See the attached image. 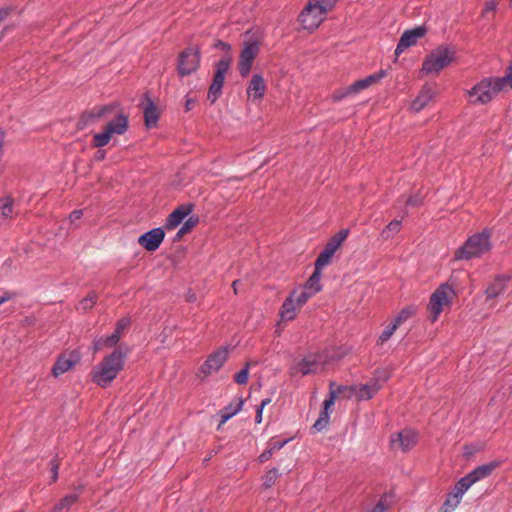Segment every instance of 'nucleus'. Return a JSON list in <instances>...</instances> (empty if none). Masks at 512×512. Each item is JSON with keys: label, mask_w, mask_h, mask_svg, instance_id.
Segmentation results:
<instances>
[{"label": "nucleus", "mask_w": 512, "mask_h": 512, "mask_svg": "<svg viewBox=\"0 0 512 512\" xmlns=\"http://www.w3.org/2000/svg\"><path fill=\"white\" fill-rule=\"evenodd\" d=\"M126 354L114 350L105 356L90 372L91 381L102 388H107L116 379L125 365Z\"/></svg>", "instance_id": "f257e3e1"}, {"label": "nucleus", "mask_w": 512, "mask_h": 512, "mask_svg": "<svg viewBox=\"0 0 512 512\" xmlns=\"http://www.w3.org/2000/svg\"><path fill=\"white\" fill-rule=\"evenodd\" d=\"M492 248L491 232L487 229L471 235L454 254L456 260H470L488 253Z\"/></svg>", "instance_id": "f03ea898"}, {"label": "nucleus", "mask_w": 512, "mask_h": 512, "mask_svg": "<svg viewBox=\"0 0 512 512\" xmlns=\"http://www.w3.org/2000/svg\"><path fill=\"white\" fill-rule=\"evenodd\" d=\"M497 81L498 77H489L481 80L473 86L467 92L469 103L478 105L490 102L501 90H503L502 85Z\"/></svg>", "instance_id": "7ed1b4c3"}, {"label": "nucleus", "mask_w": 512, "mask_h": 512, "mask_svg": "<svg viewBox=\"0 0 512 512\" xmlns=\"http://www.w3.org/2000/svg\"><path fill=\"white\" fill-rule=\"evenodd\" d=\"M455 53L448 46H439L431 51L423 61L422 71L426 74H439L454 60Z\"/></svg>", "instance_id": "20e7f679"}, {"label": "nucleus", "mask_w": 512, "mask_h": 512, "mask_svg": "<svg viewBox=\"0 0 512 512\" xmlns=\"http://www.w3.org/2000/svg\"><path fill=\"white\" fill-rule=\"evenodd\" d=\"M128 127V116L124 113H118L113 120L105 125L102 132L96 133L93 136V147L101 148L106 146L114 134L123 135L128 130Z\"/></svg>", "instance_id": "39448f33"}, {"label": "nucleus", "mask_w": 512, "mask_h": 512, "mask_svg": "<svg viewBox=\"0 0 512 512\" xmlns=\"http://www.w3.org/2000/svg\"><path fill=\"white\" fill-rule=\"evenodd\" d=\"M456 292L452 286L447 283L440 285L431 295L428 309L431 312L432 322L436 321L445 307L450 306Z\"/></svg>", "instance_id": "423d86ee"}, {"label": "nucleus", "mask_w": 512, "mask_h": 512, "mask_svg": "<svg viewBox=\"0 0 512 512\" xmlns=\"http://www.w3.org/2000/svg\"><path fill=\"white\" fill-rule=\"evenodd\" d=\"M201 49L198 45H189L178 56L177 72L181 77L194 73L200 64Z\"/></svg>", "instance_id": "0eeeda50"}, {"label": "nucleus", "mask_w": 512, "mask_h": 512, "mask_svg": "<svg viewBox=\"0 0 512 512\" xmlns=\"http://www.w3.org/2000/svg\"><path fill=\"white\" fill-rule=\"evenodd\" d=\"M327 363V357L323 353H312L308 354L301 360H299L292 368L291 375L296 376L301 374L302 376L319 373L324 370Z\"/></svg>", "instance_id": "6e6552de"}, {"label": "nucleus", "mask_w": 512, "mask_h": 512, "mask_svg": "<svg viewBox=\"0 0 512 512\" xmlns=\"http://www.w3.org/2000/svg\"><path fill=\"white\" fill-rule=\"evenodd\" d=\"M327 18V14L308 0L298 16L301 27L308 32H314Z\"/></svg>", "instance_id": "1a4fd4ad"}, {"label": "nucleus", "mask_w": 512, "mask_h": 512, "mask_svg": "<svg viewBox=\"0 0 512 512\" xmlns=\"http://www.w3.org/2000/svg\"><path fill=\"white\" fill-rule=\"evenodd\" d=\"M348 234L349 231L347 229H342L329 239L324 249L321 251L315 261V266L317 269H323L331 262L333 255L346 240Z\"/></svg>", "instance_id": "9d476101"}, {"label": "nucleus", "mask_w": 512, "mask_h": 512, "mask_svg": "<svg viewBox=\"0 0 512 512\" xmlns=\"http://www.w3.org/2000/svg\"><path fill=\"white\" fill-rule=\"evenodd\" d=\"M231 57H222L215 66V74L208 91V99L214 103L221 95L225 75L230 67Z\"/></svg>", "instance_id": "9b49d317"}, {"label": "nucleus", "mask_w": 512, "mask_h": 512, "mask_svg": "<svg viewBox=\"0 0 512 512\" xmlns=\"http://www.w3.org/2000/svg\"><path fill=\"white\" fill-rule=\"evenodd\" d=\"M259 51L260 47L257 41H247L244 43L238 62V70L242 77H247L249 75Z\"/></svg>", "instance_id": "f8f14e48"}, {"label": "nucleus", "mask_w": 512, "mask_h": 512, "mask_svg": "<svg viewBox=\"0 0 512 512\" xmlns=\"http://www.w3.org/2000/svg\"><path fill=\"white\" fill-rule=\"evenodd\" d=\"M418 434L410 429H405L391 435L390 445L392 449H400L403 452L411 450L417 443Z\"/></svg>", "instance_id": "ddd939ff"}, {"label": "nucleus", "mask_w": 512, "mask_h": 512, "mask_svg": "<svg viewBox=\"0 0 512 512\" xmlns=\"http://www.w3.org/2000/svg\"><path fill=\"white\" fill-rule=\"evenodd\" d=\"M117 108L114 103L102 106H95L89 111H85L81 114L79 124L85 127L91 123H95L102 118H105L108 114H112Z\"/></svg>", "instance_id": "4468645a"}, {"label": "nucleus", "mask_w": 512, "mask_h": 512, "mask_svg": "<svg viewBox=\"0 0 512 512\" xmlns=\"http://www.w3.org/2000/svg\"><path fill=\"white\" fill-rule=\"evenodd\" d=\"M427 29L424 26H418L410 30H406L400 37L395 55H401L405 49L415 45L419 39L425 36Z\"/></svg>", "instance_id": "2eb2a0df"}, {"label": "nucleus", "mask_w": 512, "mask_h": 512, "mask_svg": "<svg viewBox=\"0 0 512 512\" xmlns=\"http://www.w3.org/2000/svg\"><path fill=\"white\" fill-rule=\"evenodd\" d=\"M165 237V232L162 228H154L144 234H142L138 243L145 248L147 251H156L161 243L163 242Z\"/></svg>", "instance_id": "dca6fc26"}, {"label": "nucleus", "mask_w": 512, "mask_h": 512, "mask_svg": "<svg viewBox=\"0 0 512 512\" xmlns=\"http://www.w3.org/2000/svg\"><path fill=\"white\" fill-rule=\"evenodd\" d=\"M228 352L226 349H219L208 356L202 364L200 371L205 376L217 372L227 360Z\"/></svg>", "instance_id": "f3484780"}, {"label": "nucleus", "mask_w": 512, "mask_h": 512, "mask_svg": "<svg viewBox=\"0 0 512 512\" xmlns=\"http://www.w3.org/2000/svg\"><path fill=\"white\" fill-rule=\"evenodd\" d=\"M335 385L334 382H331L329 397L323 403V409L321 410L318 419L315 421L313 428L316 431H321L325 429L329 423V409L334 405L336 400V392L332 390V386Z\"/></svg>", "instance_id": "a211bd4d"}, {"label": "nucleus", "mask_w": 512, "mask_h": 512, "mask_svg": "<svg viewBox=\"0 0 512 512\" xmlns=\"http://www.w3.org/2000/svg\"><path fill=\"white\" fill-rule=\"evenodd\" d=\"M80 360V356L76 352H71L68 356L62 355L58 357L57 361L52 367V374L58 377L70 369H72Z\"/></svg>", "instance_id": "6ab92c4d"}, {"label": "nucleus", "mask_w": 512, "mask_h": 512, "mask_svg": "<svg viewBox=\"0 0 512 512\" xmlns=\"http://www.w3.org/2000/svg\"><path fill=\"white\" fill-rule=\"evenodd\" d=\"M510 281V277L507 275H497L488 285L485 290L487 300L494 299L502 295Z\"/></svg>", "instance_id": "aec40b11"}, {"label": "nucleus", "mask_w": 512, "mask_h": 512, "mask_svg": "<svg viewBox=\"0 0 512 512\" xmlns=\"http://www.w3.org/2000/svg\"><path fill=\"white\" fill-rule=\"evenodd\" d=\"M381 386L377 381H373L363 385H352L350 388L351 393L357 397L358 400H369L371 399L379 390Z\"/></svg>", "instance_id": "412c9836"}, {"label": "nucleus", "mask_w": 512, "mask_h": 512, "mask_svg": "<svg viewBox=\"0 0 512 512\" xmlns=\"http://www.w3.org/2000/svg\"><path fill=\"white\" fill-rule=\"evenodd\" d=\"M193 206L191 204L181 205L176 208L168 217L165 223V228L167 230L175 229L181 222L184 220L186 216H188L192 211Z\"/></svg>", "instance_id": "4be33fe9"}, {"label": "nucleus", "mask_w": 512, "mask_h": 512, "mask_svg": "<svg viewBox=\"0 0 512 512\" xmlns=\"http://www.w3.org/2000/svg\"><path fill=\"white\" fill-rule=\"evenodd\" d=\"M266 92V85L260 74H254L247 87V95L253 100H261Z\"/></svg>", "instance_id": "5701e85b"}, {"label": "nucleus", "mask_w": 512, "mask_h": 512, "mask_svg": "<svg viewBox=\"0 0 512 512\" xmlns=\"http://www.w3.org/2000/svg\"><path fill=\"white\" fill-rule=\"evenodd\" d=\"M434 98V91L433 89L428 86L424 85L421 90L419 91V94L417 97L412 101L411 103V110L413 112H419L422 109H424L430 101Z\"/></svg>", "instance_id": "b1692460"}, {"label": "nucleus", "mask_w": 512, "mask_h": 512, "mask_svg": "<svg viewBox=\"0 0 512 512\" xmlns=\"http://www.w3.org/2000/svg\"><path fill=\"white\" fill-rule=\"evenodd\" d=\"M498 466L499 463L496 461L480 465L469 472L467 477L470 478L472 484H475L476 482L489 477Z\"/></svg>", "instance_id": "393cba45"}, {"label": "nucleus", "mask_w": 512, "mask_h": 512, "mask_svg": "<svg viewBox=\"0 0 512 512\" xmlns=\"http://www.w3.org/2000/svg\"><path fill=\"white\" fill-rule=\"evenodd\" d=\"M14 216V200L10 196L0 198V225L8 223Z\"/></svg>", "instance_id": "a878e982"}, {"label": "nucleus", "mask_w": 512, "mask_h": 512, "mask_svg": "<svg viewBox=\"0 0 512 512\" xmlns=\"http://www.w3.org/2000/svg\"><path fill=\"white\" fill-rule=\"evenodd\" d=\"M301 307H298L296 302L294 301L293 296L289 294V296L283 302L280 308V315L283 320L291 321L295 319L297 315V310Z\"/></svg>", "instance_id": "bb28decb"}, {"label": "nucleus", "mask_w": 512, "mask_h": 512, "mask_svg": "<svg viewBox=\"0 0 512 512\" xmlns=\"http://www.w3.org/2000/svg\"><path fill=\"white\" fill-rule=\"evenodd\" d=\"M384 75L385 73L381 71L378 74L369 75L364 79L357 80L349 86V91H352L354 94H356L379 81L384 77Z\"/></svg>", "instance_id": "cd10ccee"}, {"label": "nucleus", "mask_w": 512, "mask_h": 512, "mask_svg": "<svg viewBox=\"0 0 512 512\" xmlns=\"http://www.w3.org/2000/svg\"><path fill=\"white\" fill-rule=\"evenodd\" d=\"M120 339V336L114 333H112L110 336L96 338L93 340V351L98 352L105 347H114L117 345Z\"/></svg>", "instance_id": "c85d7f7f"}, {"label": "nucleus", "mask_w": 512, "mask_h": 512, "mask_svg": "<svg viewBox=\"0 0 512 512\" xmlns=\"http://www.w3.org/2000/svg\"><path fill=\"white\" fill-rule=\"evenodd\" d=\"M321 270L322 269H317V267L315 266L313 274L309 277V279L303 286L304 289L310 291L313 295L317 294L322 290V286L320 284V280L322 277Z\"/></svg>", "instance_id": "c756f323"}, {"label": "nucleus", "mask_w": 512, "mask_h": 512, "mask_svg": "<svg viewBox=\"0 0 512 512\" xmlns=\"http://www.w3.org/2000/svg\"><path fill=\"white\" fill-rule=\"evenodd\" d=\"M244 404V400L242 398H238L236 403H230L224 409L220 411L221 416V424L227 422L231 417L241 411L242 406Z\"/></svg>", "instance_id": "7c9ffc66"}, {"label": "nucleus", "mask_w": 512, "mask_h": 512, "mask_svg": "<svg viewBox=\"0 0 512 512\" xmlns=\"http://www.w3.org/2000/svg\"><path fill=\"white\" fill-rule=\"evenodd\" d=\"M79 498L78 494H69L64 496L52 509L51 512H64L68 511L77 501Z\"/></svg>", "instance_id": "2f4dec72"}, {"label": "nucleus", "mask_w": 512, "mask_h": 512, "mask_svg": "<svg viewBox=\"0 0 512 512\" xmlns=\"http://www.w3.org/2000/svg\"><path fill=\"white\" fill-rule=\"evenodd\" d=\"M144 118L145 124L148 128L156 126L159 118V112L152 101H149L148 105L144 109Z\"/></svg>", "instance_id": "473e14b6"}, {"label": "nucleus", "mask_w": 512, "mask_h": 512, "mask_svg": "<svg viewBox=\"0 0 512 512\" xmlns=\"http://www.w3.org/2000/svg\"><path fill=\"white\" fill-rule=\"evenodd\" d=\"M98 300V295L95 291H91L88 295L83 298L77 305L76 309L83 313L92 309V307L96 304Z\"/></svg>", "instance_id": "72a5a7b5"}, {"label": "nucleus", "mask_w": 512, "mask_h": 512, "mask_svg": "<svg viewBox=\"0 0 512 512\" xmlns=\"http://www.w3.org/2000/svg\"><path fill=\"white\" fill-rule=\"evenodd\" d=\"M290 295L293 296L294 301L298 307L305 305L307 301L314 296L310 291L304 289L303 287L299 290H293Z\"/></svg>", "instance_id": "f704fd0d"}, {"label": "nucleus", "mask_w": 512, "mask_h": 512, "mask_svg": "<svg viewBox=\"0 0 512 512\" xmlns=\"http://www.w3.org/2000/svg\"><path fill=\"white\" fill-rule=\"evenodd\" d=\"M401 220H393L391 221L381 232V237L385 240L393 237L395 234L399 233L401 230Z\"/></svg>", "instance_id": "c9c22d12"}, {"label": "nucleus", "mask_w": 512, "mask_h": 512, "mask_svg": "<svg viewBox=\"0 0 512 512\" xmlns=\"http://www.w3.org/2000/svg\"><path fill=\"white\" fill-rule=\"evenodd\" d=\"M416 312V307L407 306L403 308L398 315L394 318L393 322L399 327L403 322L408 320Z\"/></svg>", "instance_id": "e433bc0d"}, {"label": "nucleus", "mask_w": 512, "mask_h": 512, "mask_svg": "<svg viewBox=\"0 0 512 512\" xmlns=\"http://www.w3.org/2000/svg\"><path fill=\"white\" fill-rule=\"evenodd\" d=\"M398 326L392 321L385 329L382 331L381 335L377 340L378 345H383L386 341H388L394 332L397 330Z\"/></svg>", "instance_id": "4c0bfd02"}, {"label": "nucleus", "mask_w": 512, "mask_h": 512, "mask_svg": "<svg viewBox=\"0 0 512 512\" xmlns=\"http://www.w3.org/2000/svg\"><path fill=\"white\" fill-rule=\"evenodd\" d=\"M460 501V499L449 493L441 508L442 512H452L460 504Z\"/></svg>", "instance_id": "58836bf2"}, {"label": "nucleus", "mask_w": 512, "mask_h": 512, "mask_svg": "<svg viewBox=\"0 0 512 512\" xmlns=\"http://www.w3.org/2000/svg\"><path fill=\"white\" fill-rule=\"evenodd\" d=\"M313 2L318 8H321L323 12L327 15L331 12L338 0H310Z\"/></svg>", "instance_id": "ea45409f"}, {"label": "nucleus", "mask_w": 512, "mask_h": 512, "mask_svg": "<svg viewBox=\"0 0 512 512\" xmlns=\"http://www.w3.org/2000/svg\"><path fill=\"white\" fill-rule=\"evenodd\" d=\"M278 476L279 473L276 468L267 471L263 477V486L266 488L272 487L275 484Z\"/></svg>", "instance_id": "a19ab883"}, {"label": "nucleus", "mask_w": 512, "mask_h": 512, "mask_svg": "<svg viewBox=\"0 0 512 512\" xmlns=\"http://www.w3.org/2000/svg\"><path fill=\"white\" fill-rule=\"evenodd\" d=\"M250 363H246L243 369H241L234 376V381L239 385H244L248 381Z\"/></svg>", "instance_id": "79ce46f5"}, {"label": "nucleus", "mask_w": 512, "mask_h": 512, "mask_svg": "<svg viewBox=\"0 0 512 512\" xmlns=\"http://www.w3.org/2000/svg\"><path fill=\"white\" fill-rule=\"evenodd\" d=\"M198 223V218L197 217H190L187 221H185V223L182 225V227L179 229L178 233H177V237L180 238L182 237L184 234L188 233L191 231V229L193 227L196 226V224Z\"/></svg>", "instance_id": "37998d69"}, {"label": "nucleus", "mask_w": 512, "mask_h": 512, "mask_svg": "<svg viewBox=\"0 0 512 512\" xmlns=\"http://www.w3.org/2000/svg\"><path fill=\"white\" fill-rule=\"evenodd\" d=\"M500 0H486L481 16L487 17L490 13H494L497 9Z\"/></svg>", "instance_id": "c03bdc74"}, {"label": "nucleus", "mask_w": 512, "mask_h": 512, "mask_svg": "<svg viewBox=\"0 0 512 512\" xmlns=\"http://www.w3.org/2000/svg\"><path fill=\"white\" fill-rule=\"evenodd\" d=\"M503 89L507 86H510L512 88V64L507 68L505 76L498 77V81Z\"/></svg>", "instance_id": "a18cd8bd"}, {"label": "nucleus", "mask_w": 512, "mask_h": 512, "mask_svg": "<svg viewBox=\"0 0 512 512\" xmlns=\"http://www.w3.org/2000/svg\"><path fill=\"white\" fill-rule=\"evenodd\" d=\"M130 325V320L128 318H122L116 323V327L114 330V334L122 337L123 331Z\"/></svg>", "instance_id": "49530a36"}, {"label": "nucleus", "mask_w": 512, "mask_h": 512, "mask_svg": "<svg viewBox=\"0 0 512 512\" xmlns=\"http://www.w3.org/2000/svg\"><path fill=\"white\" fill-rule=\"evenodd\" d=\"M473 484L470 481V478L465 475L460 480L457 481L455 486L460 490L461 492H466Z\"/></svg>", "instance_id": "de8ad7c7"}, {"label": "nucleus", "mask_w": 512, "mask_h": 512, "mask_svg": "<svg viewBox=\"0 0 512 512\" xmlns=\"http://www.w3.org/2000/svg\"><path fill=\"white\" fill-rule=\"evenodd\" d=\"M50 465H51V482H56L58 480V475H59V461L58 459L55 457L53 458L51 461H50Z\"/></svg>", "instance_id": "09e8293b"}, {"label": "nucleus", "mask_w": 512, "mask_h": 512, "mask_svg": "<svg viewBox=\"0 0 512 512\" xmlns=\"http://www.w3.org/2000/svg\"><path fill=\"white\" fill-rule=\"evenodd\" d=\"M351 94H354V92L352 91H349V86L347 88H344V89H341V90H337L335 91L333 94H332V99L334 101H340L342 100L343 98L351 95Z\"/></svg>", "instance_id": "8fccbe9b"}, {"label": "nucleus", "mask_w": 512, "mask_h": 512, "mask_svg": "<svg viewBox=\"0 0 512 512\" xmlns=\"http://www.w3.org/2000/svg\"><path fill=\"white\" fill-rule=\"evenodd\" d=\"M350 388H352V386H338L337 389H334V385L332 386V390L336 392V397L339 394H343L346 392H349L348 397H350L351 395H353V393H351Z\"/></svg>", "instance_id": "3c124183"}, {"label": "nucleus", "mask_w": 512, "mask_h": 512, "mask_svg": "<svg viewBox=\"0 0 512 512\" xmlns=\"http://www.w3.org/2000/svg\"><path fill=\"white\" fill-rule=\"evenodd\" d=\"M273 455V451L268 448L267 450H265L263 453H261L258 457V460L260 463H264L266 461H268L271 456Z\"/></svg>", "instance_id": "603ef678"}, {"label": "nucleus", "mask_w": 512, "mask_h": 512, "mask_svg": "<svg viewBox=\"0 0 512 512\" xmlns=\"http://www.w3.org/2000/svg\"><path fill=\"white\" fill-rule=\"evenodd\" d=\"M83 216V211L82 210H74L70 213L69 215V220L71 223H74L78 220H80Z\"/></svg>", "instance_id": "864d4df0"}, {"label": "nucleus", "mask_w": 512, "mask_h": 512, "mask_svg": "<svg viewBox=\"0 0 512 512\" xmlns=\"http://www.w3.org/2000/svg\"><path fill=\"white\" fill-rule=\"evenodd\" d=\"M286 443H287V440L271 441L269 443V448L274 452V451L280 450Z\"/></svg>", "instance_id": "5fc2aeb1"}, {"label": "nucleus", "mask_w": 512, "mask_h": 512, "mask_svg": "<svg viewBox=\"0 0 512 512\" xmlns=\"http://www.w3.org/2000/svg\"><path fill=\"white\" fill-rule=\"evenodd\" d=\"M421 203H422L421 198L413 197V196L409 197L406 201V204L410 205V206H419Z\"/></svg>", "instance_id": "6e6d98bb"}, {"label": "nucleus", "mask_w": 512, "mask_h": 512, "mask_svg": "<svg viewBox=\"0 0 512 512\" xmlns=\"http://www.w3.org/2000/svg\"><path fill=\"white\" fill-rule=\"evenodd\" d=\"M386 510L387 507L380 501L369 512H385Z\"/></svg>", "instance_id": "4d7b16f0"}, {"label": "nucleus", "mask_w": 512, "mask_h": 512, "mask_svg": "<svg viewBox=\"0 0 512 512\" xmlns=\"http://www.w3.org/2000/svg\"><path fill=\"white\" fill-rule=\"evenodd\" d=\"M214 46L217 47V48H221L223 50H226V51H229L231 49L230 44L225 43V42L220 41V40L217 41Z\"/></svg>", "instance_id": "13d9d810"}, {"label": "nucleus", "mask_w": 512, "mask_h": 512, "mask_svg": "<svg viewBox=\"0 0 512 512\" xmlns=\"http://www.w3.org/2000/svg\"><path fill=\"white\" fill-rule=\"evenodd\" d=\"M13 298V294L9 292H5L3 295L0 296V305L11 300Z\"/></svg>", "instance_id": "bf43d9fd"}, {"label": "nucleus", "mask_w": 512, "mask_h": 512, "mask_svg": "<svg viewBox=\"0 0 512 512\" xmlns=\"http://www.w3.org/2000/svg\"><path fill=\"white\" fill-rule=\"evenodd\" d=\"M10 10L8 8L0 9V23L3 22L9 15Z\"/></svg>", "instance_id": "052dcab7"}, {"label": "nucleus", "mask_w": 512, "mask_h": 512, "mask_svg": "<svg viewBox=\"0 0 512 512\" xmlns=\"http://www.w3.org/2000/svg\"><path fill=\"white\" fill-rule=\"evenodd\" d=\"M450 494H452L453 496L457 497L458 499L461 500L462 496L464 495V492H461L460 490H458V488L455 486L453 491L450 492Z\"/></svg>", "instance_id": "680f3d73"}, {"label": "nucleus", "mask_w": 512, "mask_h": 512, "mask_svg": "<svg viewBox=\"0 0 512 512\" xmlns=\"http://www.w3.org/2000/svg\"><path fill=\"white\" fill-rule=\"evenodd\" d=\"M105 155H106L105 151H103V150H98V151L96 152V154H95V159H96L97 161H102V160L105 158Z\"/></svg>", "instance_id": "e2e57ef3"}, {"label": "nucleus", "mask_w": 512, "mask_h": 512, "mask_svg": "<svg viewBox=\"0 0 512 512\" xmlns=\"http://www.w3.org/2000/svg\"><path fill=\"white\" fill-rule=\"evenodd\" d=\"M262 412H263V409L258 407L257 411H256V417H255V422L258 424L261 423V421H262Z\"/></svg>", "instance_id": "0e129e2a"}, {"label": "nucleus", "mask_w": 512, "mask_h": 512, "mask_svg": "<svg viewBox=\"0 0 512 512\" xmlns=\"http://www.w3.org/2000/svg\"><path fill=\"white\" fill-rule=\"evenodd\" d=\"M271 402L270 398H265L261 401L260 405L258 406L261 409H264L266 405H268Z\"/></svg>", "instance_id": "69168bd1"}, {"label": "nucleus", "mask_w": 512, "mask_h": 512, "mask_svg": "<svg viewBox=\"0 0 512 512\" xmlns=\"http://www.w3.org/2000/svg\"><path fill=\"white\" fill-rule=\"evenodd\" d=\"M3 143H4V132L0 130V152H3Z\"/></svg>", "instance_id": "338daca9"}, {"label": "nucleus", "mask_w": 512, "mask_h": 512, "mask_svg": "<svg viewBox=\"0 0 512 512\" xmlns=\"http://www.w3.org/2000/svg\"><path fill=\"white\" fill-rule=\"evenodd\" d=\"M238 283H239V280H235V281H233V283H232V288H233V290H234V293H235V294H237V293H238V290H237V285H238Z\"/></svg>", "instance_id": "774afa93"}]
</instances>
